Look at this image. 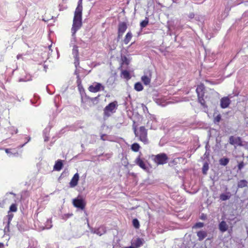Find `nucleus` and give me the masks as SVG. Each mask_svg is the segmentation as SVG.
<instances>
[{
    "label": "nucleus",
    "mask_w": 248,
    "mask_h": 248,
    "mask_svg": "<svg viewBox=\"0 0 248 248\" xmlns=\"http://www.w3.org/2000/svg\"><path fill=\"white\" fill-rule=\"evenodd\" d=\"M133 129L136 137L138 138L139 140L145 144L148 143L147 129L144 126H140L139 130H137L136 127H134Z\"/></svg>",
    "instance_id": "nucleus-1"
},
{
    "label": "nucleus",
    "mask_w": 248,
    "mask_h": 248,
    "mask_svg": "<svg viewBox=\"0 0 248 248\" xmlns=\"http://www.w3.org/2000/svg\"><path fill=\"white\" fill-rule=\"evenodd\" d=\"M82 13H74L72 31L75 34L82 26Z\"/></svg>",
    "instance_id": "nucleus-2"
},
{
    "label": "nucleus",
    "mask_w": 248,
    "mask_h": 248,
    "mask_svg": "<svg viewBox=\"0 0 248 248\" xmlns=\"http://www.w3.org/2000/svg\"><path fill=\"white\" fill-rule=\"evenodd\" d=\"M205 90V86L202 83L198 85L196 90V92L197 94L198 102L203 107L206 106V102L204 99Z\"/></svg>",
    "instance_id": "nucleus-3"
},
{
    "label": "nucleus",
    "mask_w": 248,
    "mask_h": 248,
    "mask_svg": "<svg viewBox=\"0 0 248 248\" xmlns=\"http://www.w3.org/2000/svg\"><path fill=\"white\" fill-rule=\"evenodd\" d=\"M117 106V102L114 101L110 103L104 109V115L106 117H109L111 113L115 112Z\"/></svg>",
    "instance_id": "nucleus-4"
},
{
    "label": "nucleus",
    "mask_w": 248,
    "mask_h": 248,
    "mask_svg": "<svg viewBox=\"0 0 248 248\" xmlns=\"http://www.w3.org/2000/svg\"><path fill=\"white\" fill-rule=\"evenodd\" d=\"M168 160V157L167 155L165 153H161L156 155L154 158V161L158 165H163L167 163Z\"/></svg>",
    "instance_id": "nucleus-5"
},
{
    "label": "nucleus",
    "mask_w": 248,
    "mask_h": 248,
    "mask_svg": "<svg viewBox=\"0 0 248 248\" xmlns=\"http://www.w3.org/2000/svg\"><path fill=\"white\" fill-rule=\"evenodd\" d=\"M105 87L101 83L98 82H94L88 87V90L91 93H97L100 91H104Z\"/></svg>",
    "instance_id": "nucleus-6"
},
{
    "label": "nucleus",
    "mask_w": 248,
    "mask_h": 248,
    "mask_svg": "<svg viewBox=\"0 0 248 248\" xmlns=\"http://www.w3.org/2000/svg\"><path fill=\"white\" fill-rule=\"evenodd\" d=\"M73 204L74 206L82 210H83L86 206V202L82 199H74L73 200Z\"/></svg>",
    "instance_id": "nucleus-7"
},
{
    "label": "nucleus",
    "mask_w": 248,
    "mask_h": 248,
    "mask_svg": "<svg viewBox=\"0 0 248 248\" xmlns=\"http://www.w3.org/2000/svg\"><path fill=\"white\" fill-rule=\"evenodd\" d=\"M127 28L126 23L124 22H120L118 25V38H121L124 33L126 30Z\"/></svg>",
    "instance_id": "nucleus-8"
},
{
    "label": "nucleus",
    "mask_w": 248,
    "mask_h": 248,
    "mask_svg": "<svg viewBox=\"0 0 248 248\" xmlns=\"http://www.w3.org/2000/svg\"><path fill=\"white\" fill-rule=\"evenodd\" d=\"M229 143L232 145H236L239 146H243L242 139L240 137H234L231 136L229 138Z\"/></svg>",
    "instance_id": "nucleus-9"
},
{
    "label": "nucleus",
    "mask_w": 248,
    "mask_h": 248,
    "mask_svg": "<svg viewBox=\"0 0 248 248\" xmlns=\"http://www.w3.org/2000/svg\"><path fill=\"white\" fill-rule=\"evenodd\" d=\"M230 103L231 100L228 97H223L220 99V107L222 108H228Z\"/></svg>",
    "instance_id": "nucleus-10"
},
{
    "label": "nucleus",
    "mask_w": 248,
    "mask_h": 248,
    "mask_svg": "<svg viewBox=\"0 0 248 248\" xmlns=\"http://www.w3.org/2000/svg\"><path fill=\"white\" fill-rule=\"evenodd\" d=\"M79 174L78 173H75L71 180L69 185L71 187H74L78 185L79 181Z\"/></svg>",
    "instance_id": "nucleus-11"
},
{
    "label": "nucleus",
    "mask_w": 248,
    "mask_h": 248,
    "mask_svg": "<svg viewBox=\"0 0 248 248\" xmlns=\"http://www.w3.org/2000/svg\"><path fill=\"white\" fill-rule=\"evenodd\" d=\"M135 163L141 169L144 170H147V167H146L143 160L140 157V156L136 158L135 160Z\"/></svg>",
    "instance_id": "nucleus-12"
},
{
    "label": "nucleus",
    "mask_w": 248,
    "mask_h": 248,
    "mask_svg": "<svg viewBox=\"0 0 248 248\" xmlns=\"http://www.w3.org/2000/svg\"><path fill=\"white\" fill-rule=\"evenodd\" d=\"M228 228L229 226L225 221H221L219 224L218 228L219 231L222 232L227 231Z\"/></svg>",
    "instance_id": "nucleus-13"
},
{
    "label": "nucleus",
    "mask_w": 248,
    "mask_h": 248,
    "mask_svg": "<svg viewBox=\"0 0 248 248\" xmlns=\"http://www.w3.org/2000/svg\"><path fill=\"white\" fill-rule=\"evenodd\" d=\"M14 215L12 214H8L6 216V217L7 219V225L4 228L5 232L9 231L10 224L13 218Z\"/></svg>",
    "instance_id": "nucleus-14"
},
{
    "label": "nucleus",
    "mask_w": 248,
    "mask_h": 248,
    "mask_svg": "<svg viewBox=\"0 0 248 248\" xmlns=\"http://www.w3.org/2000/svg\"><path fill=\"white\" fill-rule=\"evenodd\" d=\"M63 167V163L62 160H58L53 167V170L56 171H60Z\"/></svg>",
    "instance_id": "nucleus-15"
},
{
    "label": "nucleus",
    "mask_w": 248,
    "mask_h": 248,
    "mask_svg": "<svg viewBox=\"0 0 248 248\" xmlns=\"http://www.w3.org/2000/svg\"><path fill=\"white\" fill-rule=\"evenodd\" d=\"M132 36L133 35L132 32L131 31H128L125 35L123 40L124 44H128L131 40Z\"/></svg>",
    "instance_id": "nucleus-16"
},
{
    "label": "nucleus",
    "mask_w": 248,
    "mask_h": 248,
    "mask_svg": "<svg viewBox=\"0 0 248 248\" xmlns=\"http://www.w3.org/2000/svg\"><path fill=\"white\" fill-rule=\"evenodd\" d=\"M151 74H150L149 76H143L141 77V80L143 83L146 85H149L151 82Z\"/></svg>",
    "instance_id": "nucleus-17"
},
{
    "label": "nucleus",
    "mask_w": 248,
    "mask_h": 248,
    "mask_svg": "<svg viewBox=\"0 0 248 248\" xmlns=\"http://www.w3.org/2000/svg\"><path fill=\"white\" fill-rule=\"evenodd\" d=\"M197 236L198 237V240L199 241H202L207 236V233L206 232L203 231H200L197 232Z\"/></svg>",
    "instance_id": "nucleus-18"
},
{
    "label": "nucleus",
    "mask_w": 248,
    "mask_h": 248,
    "mask_svg": "<svg viewBox=\"0 0 248 248\" xmlns=\"http://www.w3.org/2000/svg\"><path fill=\"white\" fill-rule=\"evenodd\" d=\"M231 197V194L230 192H227L226 194L222 193L220 195L219 198L222 201H225L229 200Z\"/></svg>",
    "instance_id": "nucleus-19"
},
{
    "label": "nucleus",
    "mask_w": 248,
    "mask_h": 248,
    "mask_svg": "<svg viewBox=\"0 0 248 248\" xmlns=\"http://www.w3.org/2000/svg\"><path fill=\"white\" fill-rule=\"evenodd\" d=\"M143 244V240L140 238H137L134 242L133 243V245L136 247V248H139L140 246H141Z\"/></svg>",
    "instance_id": "nucleus-20"
},
{
    "label": "nucleus",
    "mask_w": 248,
    "mask_h": 248,
    "mask_svg": "<svg viewBox=\"0 0 248 248\" xmlns=\"http://www.w3.org/2000/svg\"><path fill=\"white\" fill-rule=\"evenodd\" d=\"M82 0H78V5L75 12L82 13Z\"/></svg>",
    "instance_id": "nucleus-21"
},
{
    "label": "nucleus",
    "mask_w": 248,
    "mask_h": 248,
    "mask_svg": "<svg viewBox=\"0 0 248 248\" xmlns=\"http://www.w3.org/2000/svg\"><path fill=\"white\" fill-rule=\"evenodd\" d=\"M248 182L245 180H241L238 182L237 186L239 188H243L247 186Z\"/></svg>",
    "instance_id": "nucleus-22"
},
{
    "label": "nucleus",
    "mask_w": 248,
    "mask_h": 248,
    "mask_svg": "<svg viewBox=\"0 0 248 248\" xmlns=\"http://www.w3.org/2000/svg\"><path fill=\"white\" fill-rule=\"evenodd\" d=\"M99 95L95 97H88L89 100L92 103V105H90V107L95 105L98 103V98L99 97Z\"/></svg>",
    "instance_id": "nucleus-23"
},
{
    "label": "nucleus",
    "mask_w": 248,
    "mask_h": 248,
    "mask_svg": "<svg viewBox=\"0 0 248 248\" xmlns=\"http://www.w3.org/2000/svg\"><path fill=\"white\" fill-rule=\"evenodd\" d=\"M140 147V145L137 143H134L131 146V150L134 152H137L139 151Z\"/></svg>",
    "instance_id": "nucleus-24"
},
{
    "label": "nucleus",
    "mask_w": 248,
    "mask_h": 248,
    "mask_svg": "<svg viewBox=\"0 0 248 248\" xmlns=\"http://www.w3.org/2000/svg\"><path fill=\"white\" fill-rule=\"evenodd\" d=\"M219 162L221 165L225 166L228 164L229 162V159L228 158L223 157L219 159Z\"/></svg>",
    "instance_id": "nucleus-25"
},
{
    "label": "nucleus",
    "mask_w": 248,
    "mask_h": 248,
    "mask_svg": "<svg viewBox=\"0 0 248 248\" xmlns=\"http://www.w3.org/2000/svg\"><path fill=\"white\" fill-rule=\"evenodd\" d=\"M149 23V18L147 17H146L145 18V19L143 21H142L140 23V26L141 29H143L145 27H146Z\"/></svg>",
    "instance_id": "nucleus-26"
},
{
    "label": "nucleus",
    "mask_w": 248,
    "mask_h": 248,
    "mask_svg": "<svg viewBox=\"0 0 248 248\" xmlns=\"http://www.w3.org/2000/svg\"><path fill=\"white\" fill-rule=\"evenodd\" d=\"M122 75L123 77L127 80L131 78L129 72L127 70H122Z\"/></svg>",
    "instance_id": "nucleus-27"
},
{
    "label": "nucleus",
    "mask_w": 248,
    "mask_h": 248,
    "mask_svg": "<svg viewBox=\"0 0 248 248\" xmlns=\"http://www.w3.org/2000/svg\"><path fill=\"white\" fill-rule=\"evenodd\" d=\"M134 88L138 92L142 91L143 89L142 84L140 82H137L135 83Z\"/></svg>",
    "instance_id": "nucleus-28"
},
{
    "label": "nucleus",
    "mask_w": 248,
    "mask_h": 248,
    "mask_svg": "<svg viewBox=\"0 0 248 248\" xmlns=\"http://www.w3.org/2000/svg\"><path fill=\"white\" fill-rule=\"evenodd\" d=\"M17 210V204L16 203H13L11 205L9 208V212H16Z\"/></svg>",
    "instance_id": "nucleus-29"
},
{
    "label": "nucleus",
    "mask_w": 248,
    "mask_h": 248,
    "mask_svg": "<svg viewBox=\"0 0 248 248\" xmlns=\"http://www.w3.org/2000/svg\"><path fill=\"white\" fill-rule=\"evenodd\" d=\"M132 224L133 226L136 229H139L140 228V225L139 220L137 218H134L132 220Z\"/></svg>",
    "instance_id": "nucleus-30"
},
{
    "label": "nucleus",
    "mask_w": 248,
    "mask_h": 248,
    "mask_svg": "<svg viewBox=\"0 0 248 248\" xmlns=\"http://www.w3.org/2000/svg\"><path fill=\"white\" fill-rule=\"evenodd\" d=\"M208 170V164L207 163H205L203 165V166L202 168V173L204 174H206Z\"/></svg>",
    "instance_id": "nucleus-31"
},
{
    "label": "nucleus",
    "mask_w": 248,
    "mask_h": 248,
    "mask_svg": "<svg viewBox=\"0 0 248 248\" xmlns=\"http://www.w3.org/2000/svg\"><path fill=\"white\" fill-rule=\"evenodd\" d=\"M244 162L243 161L240 162L237 165L238 170H241L244 168Z\"/></svg>",
    "instance_id": "nucleus-32"
},
{
    "label": "nucleus",
    "mask_w": 248,
    "mask_h": 248,
    "mask_svg": "<svg viewBox=\"0 0 248 248\" xmlns=\"http://www.w3.org/2000/svg\"><path fill=\"white\" fill-rule=\"evenodd\" d=\"M122 60L123 61V63H125L126 65L129 64V62L126 56H124L123 57Z\"/></svg>",
    "instance_id": "nucleus-33"
},
{
    "label": "nucleus",
    "mask_w": 248,
    "mask_h": 248,
    "mask_svg": "<svg viewBox=\"0 0 248 248\" xmlns=\"http://www.w3.org/2000/svg\"><path fill=\"white\" fill-rule=\"evenodd\" d=\"M221 119V116L220 114H218L217 116L214 117V122L215 123H219Z\"/></svg>",
    "instance_id": "nucleus-34"
},
{
    "label": "nucleus",
    "mask_w": 248,
    "mask_h": 248,
    "mask_svg": "<svg viewBox=\"0 0 248 248\" xmlns=\"http://www.w3.org/2000/svg\"><path fill=\"white\" fill-rule=\"evenodd\" d=\"M203 226H204L203 223H202V222H198V223H196L195 224V225L194 226V227L197 228H200L203 227Z\"/></svg>",
    "instance_id": "nucleus-35"
},
{
    "label": "nucleus",
    "mask_w": 248,
    "mask_h": 248,
    "mask_svg": "<svg viewBox=\"0 0 248 248\" xmlns=\"http://www.w3.org/2000/svg\"><path fill=\"white\" fill-rule=\"evenodd\" d=\"M195 14L193 13H190L188 15V17L190 19H192L194 17Z\"/></svg>",
    "instance_id": "nucleus-36"
},
{
    "label": "nucleus",
    "mask_w": 248,
    "mask_h": 248,
    "mask_svg": "<svg viewBox=\"0 0 248 248\" xmlns=\"http://www.w3.org/2000/svg\"><path fill=\"white\" fill-rule=\"evenodd\" d=\"M106 135L105 134H103L101 136V139L103 140H105V139L104 138V137Z\"/></svg>",
    "instance_id": "nucleus-37"
},
{
    "label": "nucleus",
    "mask_w": 248,
    "mask_h": 248,
    "mask_svg": "<svg viewBox=\"0 0 248 248\" xmlns=\"http://www.w3.org/2000/svg\"><path fill=\"white\" fill-rule=\"evenodd\" d=\"M9 149H5V152L7 153H8L9 152Z\"/></svg>",
    "instance_id": "nucleus-38"
},
{
    "label": "nucleus",
    "mask_w": 248,
    "mask_h": 248,
    "mask_svg": "<svg viewBox=\"0 0 248 248\" xmlns=\"http://www.w3.org/2000/svg\"><path fill=\"white\" fill-rule=\"evenodd\" d=\"M4 246V245L3 243H0V248L1 247H3Z\"/></svg>",
    "instance_id": "nucleus-39"
},
{
    "label": "nucleus",
    "mask_w": 248,
    "mask_h": 248,
    "mask_svg": "<svg viewBox=\"0 0 248 248\" xmlns=\"http://www.w3.org/2000/svg\"><path fill=\"white\" fill-rule=\"evenodd\" d=\"M124 248H135L132 246H129V247H125Z\"/></svg>",
    "instance_id": "nucleus-40"
},
{
    "label": "nucleus",
    "mask_w": 248,
    "mask_h": 248,
    "mask_svg": "<svg viewBox=\"0 0 248 248\" xmlns=\"http://www.w3.org/2000/svg\"><path fill=\"white\" fill-rule=\"evenodd\" d=\"M202 219H203L204 218V217H201Z\"/></svg>",
    "instance_id": "nucleus-41"
},
{
    "label": "nucleus",
    "mask_w": 248,
    "mask_h": 248,
    "mask_svg": "<svg viewBox=\"0 0 248 248\" xmlns=\"http://www.w3.org/2000/svg\"><path fill=\"white\" fill-rule=\"evenodd\" d=\"M202 219H203L204 218V217H201Z\"/></svg>",
    "instance_id": "nucleus-42"
}]
</instances>
